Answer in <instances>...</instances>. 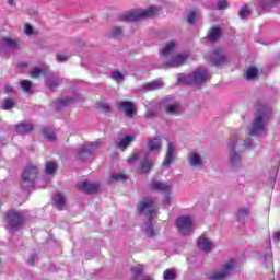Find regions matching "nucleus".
Returning a JSON list of instances; mask_svg holds the SVG:
<instances>
[{
    "instance_id": "obj_1",
    "label": "nucleus",
    "mask_w": 280,
    "mask_h": 280,
    "mask_svg": "<svg viewBox=\"0 0 280 280\" xmlns=\"http://www.w3.org/2000/svg\"><path fill=\"white\" fill-rule=\"evenodd\" d=\"M161 12L159 7H149L148 9H136L124 13L120 19L126 23H135V21H143V19H152Z\"/></svg>"
},
{
    "instance_id": "obj_2",
    "label": "nucleus",
    "mask_w": 280,
    "mask_h": 280,
    "mask_svg": "<svg viewBox=\"0 0 280 280\" xmlns=\"http://www.w3.org/2000/svg\"><path fill=\"white\" fill-rule=\"evenodd\" d=\"M209 80V72L206 69L199 68L191 72L190 74H179L178 82L179 84H190L196 86V84H202Z\"/></svg>"
},
{
    "instance_id": "obj_3",
    "label": "nucleus",
    "mask_w": 280,
    "mask_h": 280,
    "mask_svg": "<svg viewBox=\"0 0 280 280\" xmlns=\"http://www.w3.org/2000/svg\"><path fill=\"white\" fill-rule=\"evenodd\" d=\"M228 154L231 165H237L242 161V143L240 141V135L234 133L228 141Z\"/></svg>"
},
{
    "instance_id": "obj_4",
    "label": "nucleus",
    "mask_w": 280,
    "mask_h": 280,
    "mask_svg": "<svg viewBox=\"0 0 280 280\" xmlns=\"http://www.w3.org/2000/svg\"><path fill=\"white\" fill-rule=\"evenodd\" d=\"M149 153L145 150H141L139 152H135L129 159V165H135L136 163H140V171L143 174H148L150 170H152V162L148 159Z\"/></svg>"
},
{
    "instance_id": "obj_5",
    "label": "nucleus",
    "mask_w": 280,
    "mask_h": 280,
    "mask_svg": "<svg viewBox=\"0 0 280 280\" xmlns=\"http://www.w3.org/2000/svg\"><path fill=\"white\" fill-rule=\"evenodd\" d=\"M237 268V262L233 259L223 265L221 269H217L207 275L209 280H224L231 277V273Z\"/></svg>"
},
{
    "instance_id": "obj_6",
    "label": "nucleus",
    "mask_w": 280,
    "mask_h": 280,
    "mask_svg": "<svg viewBox=\"0 0 280 280\" xmlns=\"http://www.w3.org/2000/svg\"><path fill=\"white\" fill-rule=\"evenodd\" d=\"M8 231H19L20 226H23L25 222V213L16 210H10L5 218Z\"/></svg>"
},
{
    "instance_id": "obj_7",
    "label": "nucleus",
    "mask_w": 280,
    "mask_h": 280,
    "mask_svg": "<svg viewBox=\"0 0 280 280\" xmlns=\"http://www.w3.org/2000/svg\"><path fill=\"white\" fill-rule=\"evenodd\" d=\"M37 176H38V167H36L35 165L28 164L22 173V187L24 189H27V187H32Z\"/></svg>"
},
{
    "instance_id": "obj_8",
    "label": "nucleus",
    "mask_w": 280,
    "mask_h": 280,
    "mask_svg": "<svg viewBox=\"0 0 280 280\" xmlns=\"http://www.w3.org/2000/svg\"><path fill=\"white\" fill-rule=\"evenodd\" d=\"M100 142H88L84 143L82 147H79L77 151V159L78 161H86L91 154H95L97 150H100Z\"/></svg>"
},
{
    "instance_id": "obj_9",
    "label": "nucleus",
    "mask_w": 280,
    "mask_h": 280,
    "mask_svg": "<svg viewBox=\"0 0 280 280\" xmlns=\"http://www.w3.org/2000/svg\"><path fill=\"white\" fill-rule=\"evenodd\" d=\"M187 58H189L188 52H182L175 56H171L164 61V69H176L178 67H183V65L187 62Z\"/></svg>"
},
{
    "instance_id": "obj_10",
    "label": "nucleus",
    "mask_w": 280,
    "mask_h": 280,
    "mask_svg": "<svg viewBox=\"0 0 280 280\" xmlns=\"http://www.w3.org/2000/svg\"><path fill=\"white\" fill-rule=\"evenodd\" d=\"M137 209L139 213H143V215H147L148 218L156 215V203L150 198L140 201Z\"/></svg>"
},
{
    "instance_id": "obj_11",
    "label": "nucleus",
    "mask_w": 280,
    "mask_h": 280,
    "mask_svg": "<svg viewBox=\"0 0 280 280\" xmlns=\"http://www.w3.org/2000/svg\"><path fill=\"white\" fill-rule=\"evenodd\" d=\"M266 132V114L256 115L252 129L249 131L250 135H264Z\"/></svg>"
},
{
    "instance_id": "obj_12",
    "label": "nucleus",
    "mask_w": 280,
    "mask_h": 280,
    "mask_svg": "<svg viewBox=\"0 0 280 280\" xmlns=\"http://www.w3.org/2000/svg\"><path fill=\"white\" fill-rule=\"evenodd\" d=\"M176 226L182 235H189L194 231V220L190 217H180L176 220Z\"/></svg>"
},
{
    "instance_id": "obj_13",
    "label": "nucleus",
    "mask_w": 280,
    "mask_h": 280,
    "mask_svg": "<svg viewBox=\"0 0 280 280\" xmlns=\"http://www.w3.org/2000/svg\"><path fill=\"white\" fill-rule=\"evenodd\" d=\"M177 152H178V149L176 148V144H174V142H168L164 161L162 162L163 167H170V165L174 163V159H176Z\"/></svg>"
},
{
    "instance_id": "obj_14",
    "label": "nucleus",
    "mask_w": 280,
    "mask_h": 280,
    "mask_svg": "<svg viewBox=\"0 0 280 280\" xmlns=\"http://www.w3.org/2000/svg\"><path fill=\"white\" fill-rule=\"evenodd\" d=\"M149 188L151 191H158L159 194H172V185L159 180H152Z\"/></svg>"
},
{
    "instance_id": "obj_15",
    "label": "nucleus",
    "mask_w": 280,
    "mask_h": 280,
    "mask_svg": "<svg viewBox=\"0 0 280 280\" xmlns=\"http://www.w3.org/2000/svg\"><path fill=\"white\" fill-rule=\"evenodd\" d=\"M207 58L208 60H210L212 65H214V67H220L221 65H224V62L226 61V57L224 56V50L220 48H215L212 51V55Z\"/></svg>"
},
{
    "instance_id": "obj_16",
    "label": "nucleus",
    "mask_w": 280,
    "mask_h": 280,
    "mask_svg": "<svg viewBox=\"0 0 280 280\" xmlns=\"http://www.w3.org/2000/svg\"><path fill=\"white\" fill-rule=\"evenodd\" d=\"M77 189L84 191L85 194H95V191L100 189V184L91 180H84L77 184Z\"/></svg>"
},
{
    "instance_id": "obj_17",
    "label": "nucleus",
    "mask_w": 280,
    "mask_h": 280,
    "mask_svg": "<svg viewBox=\"0 0 280 280\" xmlns=\"http://www.w3.org/2000/svg\"><path fill=\"white\" fill-rule=\"evenodd\" d=\"M188 162L191 167H196L197 170L205 166V159H202V155L196 151L189 153Z\"/></svg>"
},
{
    "instance_id": "obj_18",
    "label": "nucleus",
    "mask_w": 280,
    "mask_h": 280,
    "mask_svg": "<svg viewBox=\"0 0 280 280\" xmlns=\"http://www.w3.org/2000/svg\"><path fill=\"white\" fill-rule=\"evenodd\" d=\"M147 148L149 152L160 154V152L163 150V140L161 139V137L152 138L148 141Z\"/></svg>"
},
{
    "instance_id": "obj_19",
    "label": "nucleus",
    "mask_w": 280,
    "mask_h": 280,
    "mask_svg": "<svg viewBox=\"0 0 280 280\" xmlns=\"http://www.w3.org/2000/svg\"><path fill=\"white\" fill-rule=\"evenodd\" d=\"M198 248L203 253H209L213 248V241L209 238L206 234H202L198 238Z\"/></svg>"
},
{
    "instance_id": "obj_20",
    "label": "nucleus",
    "mask_w": 280,
    "mask_h": 280,
    "mask_svg": "<svg viewBox=\"0 0 280 280\" xmlns=\"http://www.w3.org/2000/svg\"><path fill=\"white\" fill-rule=\"evenodd\" d=\"M2 45L3 47H7V49H21V47H23V42L12 37H4L2 38Z\"/></svg>"
},
{
    "instance_id": "obj_21",
    "label": "nucleus",
    "mask_w": 280,
    "mask_h": 280,
    "mask_svg": "<svg viewBox=\"0 0 280 280\" xmlns=\"http://www.w3.org/2000/svg\"><path fill=\"white\" fill-rule=\"evenodd\" d=\"M174 49H176V42H168L164 45L163 48L160 49L161 56L163 58V62L168 59L172 54H174Z\"/></svg>"
},
{
    "instance_id": "obj_22",
    "label": "nucleus",
    "mask_w": 280,
    "mask_h": 280,
    "mask_svg": "<svg viewBox=\"0 0 280 280\" xmlns=\"http://www.w3.org/2000/svg\"><path fill=\"white\" fill-rule=\"evenodd\" d=\"M118 108H122L126 117H133L135 115V103L132 102H128V101L119 102Z\"/></svg>"
},
{
    "instance_id": "obj_23",
    "label": "nucleus",
    "mask_w": 280,
    "mask_h": 280,
    "mask_svg": "<svg viewBox=\"0 0 280 280\" xmlns=\"http://www.w3.org/2000/svg\"><path fill=\"white\" fill-rule=\"evenodd\" d=\"M132 141H135V136H125L124 138H121L119 141L116 142V145L118 148V150H121L124 152V150H126V148H129V145L132 143Z\"/></svg>"
},
{
    "instance_id": "obj_24",
    "label": "nucleus",
    "mask_w": 280,
    "mask_h": 280,
    "mask_svg": "<svg viewBox=\"0 0 280 280\" xmlns=\"http://www.w3.org/2000/svg\"><path fill=\"white\" fill-rule=\"evenodd\" d=\"M54 205L59 209V211H62L63 209H67V198L62 194L58 192L55 195Z\"/></svg>"
},
{
    "instance_id": "obj_25",
    "label": "nucleus",
    "mask_w": 280,
    "mask_h": 280,
    "mask_svg": "<svg viewBox=\"0 0 280 280\" xmlns=\"http://www.w3.org/2000/svg\"><path fill=\"white\" fill-rule=\"evenodd\" d=\"M34 130V126L30 122H21L15 126V132L18 135H27V132H32Z\"/></svg>"
},
{
    "instance_id": "obj_26",
    "label": "nucleus",
    "mask_w": 280,
    "mask_h": 280,
    "mask_svg": "<svg viewBox=\"0 0 280 280\" xmlns=\"http://www.w3.org/2000/svg\"><path fill=\"white\" fill-rule=\"evenodd\" d=\"M143 91H159V89H163V82L161 80L152 81L145 83L142 86Z\"/></svg>"
},
{
    "instance_id": "obj_27",
    "label": "nucleus",
    "mask_w": 280,
    "mask_h": 280,
    "mask_svg": "<svg viewBox=\"0 0 280 280\" xmlns=\"http://www.w3.org/2000/svg\"><path fill=\"white\" fill-rule=\"evenodd\" d=\"M125 180H128V176L124 173H114L109 177V183H125Z\"/></svg>"
},
{
    "instance_id": "obj_28",
    "label": "nucleus",
    "mask_w": 280,
    "mask_h": 280,
    "mask_svg": "<svg viewBox=\"0 0 280 280\" xmlns=\"http://www.w3.org/2000/svg\"><path fill=\"white\" fill-rule=\"evenodd\" d=\"M72 103H73V101L70 97H67L65 100L56 101L54 103V106H55L56 110H62V108H65V106H69V104H72Z\"/></svg>"
},
{
    "instance_id": "obj_29",
    "label": "nucleus",
    "mask_w": 280,
    "mask_h": 280,
    "mask_svg": "<svg viewBox=\"0 0 280 280\" xmlns=\"http://www.w3.org/2000/svg\"><path fill=\"white\" fill-rule=\"evenodd\" d=\"M250 215V210L247 208H240L236 212V220L242 222V220L248 218Z\"/></svg>"
},
{
    "instance_id": "obj_30",
    "label": "nucleus",
    "mask_w": 280,
    "mask_h": 280,
    "mask_svg": "<svg viewBox=\"0 0 280 280\" xmlns=\"http://www.w3.org/2000/svg\"><path fill=\"white\" fill-rule=\"evenodd\" d=\"M178 110H179L178 103H168L165 106L166 115H176Z\"/></svg>"
},
{
    "instance_id": "obj_31",
    "label": "nucleus",
    "mask_w": 280,
    "mask_h": 280,
    "mask_svg": "<svg viewBox=\"0 0 280 280\" xmlns=\"http://www.w3.org/2000/svg\"><path fill=\"white\" fill-rule=\"evenodd\" d=\"M222 32L218 27H212L208 33V39L211 40V43L215 42L217 38H220V34Z\"/></svg>"
},
{
    "instance_id": "obj_32",
    "label": "nucleus",
    "mask_w": 280,
    "mask_h": 280,
    "mask_svg": "<svg viewBox=\"0 0 280 280\" xmlns=\"http://www.w3.org/2000/svg\"><path fill=\"white\" fill-rule=\"evenodd\" d=\"M259 73V70L255 67L248 68L246 71V80H255Z\"/></svg>"
},
{
    "instance_id": "obj_33",
    "label": "nucleus",
    "mask_w": 280,
    "mask_h": 280,
    "mask_svg": "<svg viewBox=\"0 0 280 280\" xmlns=\"http://www.w3.org/2000/svg\"><path fill=\"white\" fill-rule=\"evenodd\" d=\"M164 280H176V271L173 269H166L163 273Z\"/></svg>"
},
{
    "instance_id": "obj_34",
    "label": "nucleus",
    "mask_w": 280,
    "mask_h": 280,
    "mask_svg": "<svg viewBox=\"0 0 280 280\" xmlns=\"http://www.w3.org/2000/svg\"><path fill=\"white\" fill-rule=\"evenodd\" d=\"M112 78H113V80H115V82H117V84H121V82H124V80H126L124 74L119 71H114L112 73Z\"/></svg>"
},
{
    "instance_id": "obj_35",
    "label": "nucleus",
    "mask_w": 280,
    "mask_h": 280,
    "mask_svg": "<svg viewBox=\"0 0 280 280\" xmlns=\"http://www.w3.org/2000/svg\"><path fill=\"white\" fill-rule=\"evenodd\" d=\"M110 34L114 38H119L124 35V30H121L119 26H114L110 31Z\"/></svg>"
},
{
    "instance_id": "obj_36",
    "label": "nucleus",
    "mask_w": 280,
    "mask_h": 280,
    "mask_svg": "<svg viewBox=\"0 0 280 280\" xmlns=\"http://www.w3.org/2000/svg\"><path fill=\"white\" fill-rule=\"evenodd\" d=\"M3 110H10V108H14V101L12 98H7L2 104Z\"/></svg>"
},
{
    "instance_id": "obj_37",
    "label": "nucleus",
    "mask_w": 280,
    "mask_h": 280,
    "mask_svg": "<svg viewBox=\"0 0 280 280\" xmlns=\"http://www.w3.org/2000/svg\"><path fill=\"white\" fill-rule=\"evenodd\" d=\"M57 165L56 162H47L46 163V174H54L56 172Z\"/></svg>"
},
{
    "instance_id": "obj_38",
    "label": "nucleus",
    "mask_w": 280,
    "mask_h": 280,
    "mask_svg": "<svg viewBox=\"0 0 280 280\" xmlns=\"http://www.w3.org/2000/svg\"><path fill=\"white\" fill-rule=\"evenodd\" d=\"M44 137L48 141H56V133H54V131H49L48 129H44Z\"/></svg>"
},
{
    "instance_id": "obj_39",
    "label": "nucleus",
    "mask_w": 280,
    "mask_h": 280,
    "mask_svg": "<svg viewBox=\"0 0 280 280\" xmlns=\"http://www.w3.org/2000/svg\"><path fill=\"white\" fill-rule=\"evenodd\" d=\"M248 16H250V9H248V7H243L240 11V18L248 19Z\"/></svg>"
},
{
    "instance_id": "obj_40",
    "label": "nucleus",
    "mask_w": 280,
    "mask_h": 280,
    "mask_svg": "<svg viewBox=\"0 0 280 280\" xmlns=\"http://www.w3.org/2000/svg\"><path fill=\"white\" fill-rule=\"evenodd\" d=\"M46 86H48V89H51L54 91V89H57V86H58V80H56V79H48L46 81Z\"/></svg>"
},
{
    "instance_id": "obj_41",
    "label": "nucleus",
    "mask_w": 280,
    "mask_h": 280,
    "mask_svg": "<svg viewBox=\"0 0 280 280\" xmlns=\"http://www.w3.org/2000/svg\"><path fill=\"white\" fill-rule=\"evenodd\" d=\"M21 86L25 93H28L30 89H32V82L23 80L21 81Z\"/></svg>"
},
{
    "instance_id": "obj_42",
    "label": "nucleus",
    "mask_w": 280,
    "mask_h": 280,
    "mask_svg": "<svg viewBox=\"0 0 280 280\" xmlns=\"http://www.w3.org/2000/svg\"><path fill=\"white\" fill-rule=\"evenodd\" d=\"M24 34H26V36H34V28L32 27V25L30 24H24Z\"/></svg>"
},
{
    "instance_id": "obj_43",
    "label": "nucleus",
    "mask_w": 280,
    "mask_h": 280,
    "mask_svg": "<svg viewBox=\"0 0 280 280\" xmlns=\"http://www.w3.org/2000/svg\"><path fill=\"white\" fill-rule=\"evenodd\" d=\"M198 19V15H196V13L194 11H191L188 16H187V21L190 25H194V23H196V20Z\"/></svg>"
},
{
    "instance_id": "obj_44",
    "label": "nucleus",
    "mask_w": 280,
    "mask_h": 280,
    "mask_svg": "<svg viewBox=\"0 0 280 280\" xmlns=\"http://www.w3.org/2000/svg\"><path fill=\"white\" fill-rule=\"evenodd\" d=\"M58 62H67L69 60V56L65 52L57 54Z\"/></svg>"
},
{
    "instance_id": "obj_45",
    "label": "nucleus",
    "mask_w": 280,
    "mask_h": 280,
    "mask_svg": "<svg viewBox=\"0 0 280 280\" xmlns=\"http://www.w3.org/2000/svg\"><path fill=\"white\" fill-rule=\"evenodd\" d=\"M43 70L40 68H33L31 71V78H40Z\"/></svg>"
},
{
    "instance_id": "obj_46",
    "label": "nucleus",
    "mask_w": 280,
    "mask_h": 280,
    "mask_svg": "<svg viewBox=\"0 0 280 280\" xmlns=\"http://www.w3.org/2000/svg\"><path fill=\"white\" fill-rule=\"evenodd\" d=\"M218 8L219 10H226V8H229V3L226 0H219Z\"/></svg>"
},
{
    "instance_id": "obj_47",
    "label": "nucleus",
    "mask_w": 280,
    "mask_h": 280,
    "mask_svg": "<svg viewBox=\"0 0 280 280\" xmlns=\"http://www.w3.org/2000/svg\"><path fill=\"white\" fill-rule=\"evenodd\" d=\"M37 261H38V255L37 254H33L28 257V264H31V266H34Z\"/></svg>"
},
{
    "instance_id": "obj_48",
    "label": "nucleus",
    "mask_w": 280,
    "mask_h": 280,
    "mask_svg": "<svg viewBox=\"0 0 280 280\" xmlns=\"http://www.w3.org/2000/svg\"><path fill=\"white\" fill-rule=\"evenodd\" d=\"M145 233L149 237H154V228H152V225L147 226Z\"/></svg>"
},
{
    "instance_id": "obj_49",
    "label": "nucleus",
    "mask_w": 280,
    "mask_h": 280,
    "mask_svg": "<svg viewBox=\"0 0 280 280\" xmlns=\"http://www.w3.org/2000/svg\"><path fill=\"white\" fill-rule=\"evenodd\" d=\"M103 110H110V105H108V103H103L101 104Z\"/></svg>"
},
{
    "instance_id": "obj_50",
    "label": "nucleus",
    "mask_w": 280,
    "mask_h": 280,
    "mask_svg": "<svg viewBox=\"0 0 280 280\" xmlns=\"http://www.w3.org/2000/svg\"><path fill=\"white\" fill-rule=\"evenodd\" d=\"M13 89L10 85L4 86V92L5 93H12Z\"/></svg>"
},
{
    "instance_id": "obj_51",
    "label": "nucleus",
    "mask_w": 280,
    "mask_h": 280,
    "mask_svg": "<svg viewBox=\"0 0 280 280\" xmlns=\"http://www.w3.org/2000/svg\"><path fill=\"white\" fill-rule=\"evenodd\" d=\"M244 145H245V148H250V139H248V140H244Z\"/></svg>"
},
{
    "instance_id": "obj_52",
    "label": "nucleus",
    "mask_w": 280,
    "mask_h": 280,
    "mask_svg": "<svg viewBox=\"0 0 280 280\" xmlns=\"http://www.w3.org/2000/svg\"><path fill=\"white\" fill-rule=\"evenodd\" d=\"M279 237H280V232H276V233L273 234V240H279Z\"/></svg>"
},
{
    "instance_id": "obj_53",
    "label": "nucleus",
    "mask_w": 280,
    "mask_h": 280,
    "mask_svg": "<svg viewBox=\"0 0 280 280\" xmlns=\"http://www.w3.org/2000/svg\"><path fill=\"white\" fill-rule=\"evenodd\" d=\"M156 115V113L154 112H148V117H154Z\"/></svg>"
},
{
    "instance_id": "obj_54",
    "label": "nucleus",
    "mask_w": 280,
    "mask_h": 280,
    "mask_svg": "<svg viewBox=\"0 0 280 280\" xmlns=\"http://www.w3.org/2000/svg\"><path fill=\"white\" fill-rule=\"evenodd\" d=\"M172 199H173V197H172V196H170V195H167V196H166V201H167V202H171V201H172Z\"/></svg>"
},
{
    "instance_id": "obj_55",
    "label": "nucleus",
    "mask_w": 280,
    "mask_h": 280,
    "mask_svg": "<svg viewBox=\"0 0 280 280\" xmlns=\"http://www.w3.org/2000/svg\"><path fill=\"white\" fill-rule=\"evenodd\" d=\"M9 5H14V0H8Z\"/></svg>"
}]
</instances>
